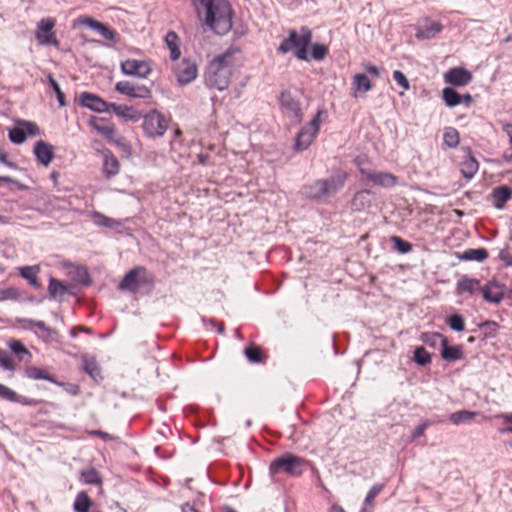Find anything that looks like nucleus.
<instances>
[{
	"label": "nucleus",
	"mask_w": 512,
	"mask_h": 512,
	"mask_svg": "<svg viewBox=\"0 0 512 512\" xmlns=\"http://www.w3.org/2000/svg\"><path fill=\"white\" fill-rule=\"evenodd\" d=\"M441 358L447 362H455L464 357L463 347L461 345H449L447 337H443L440 349Z\"/></svg>",
	"instance_id": "b1692460"
},
{
	"label": "nucleus",
	"mask_w": 512,
	"mask_h": 512,
	"mask_svg": "<svg viewBox=\"0 0 512 512\" xmlns=\"http://www.w3.org/2000/svg\"><path fill=\"white\" fill-rule=\"evenodd\" d=\"M500 325L493 320L483 321L478 325L479 337L482 341L494 339L498 336Z\"/></svg>",
	"instance_id": "2f4dec72"
},
{
	"label": "nucleus",
	"mask_w": 512,
	"mask_h": 512,
	"mask_svg": "<svg viewBox=\"0 0 512 512\" xmlns=\"http://www.w3.org/2000/svg\"><path fill=\"white\" fill-rule=\"evenodd\" d=\"M154 286V275L144 266H136L123 276L118 284V289L132 294L148 295Z\"/></svg>",
	"instance_id": "20e7f679"
},
{
	"label": "nucleus",
	"mask_w": 512,
	"mask_h": 512,
	"mask_svg": "<svg viewBox=\"0 0 512 512\" xmlns=\"http://www.w3.org/2000/svg\"><path fill=\"white\" fill-rule=\"evenodd\" d=\"M20 292L15 287H8L0 290V302L7 300H18Z\"/></svg>",
	"instance_id": "052dcab7"
},
{
	"label": "nucleus",
	"mask_w": 512,
	"mask_h": 512,
	"mask_svg": "<svg viewBox=\"0 0 512 512\" xmlns=\"http://www.w3.org/2000/svg\"><path fill=\"white\" fill-rule=\"evenodd\" d=\"M80 481L89 485H100L102 483L99 472L94 467L82 470Z\"/></svg>",
	"instance_id": "37998d69"
},
{
	"label": "nucleus",
	"mask_w": 512,
	"mask_h": 512,
	"mask_svg": "<svg viewBox=\"0 0 512 512\" xmlns=\"http://www.w3.org/2000/svg\"><path fill=\"white\" fill-rule=\"evenodd\" d=\"M354 85L357 90L367 92L371 90L372 85L366 74H356L354 76Z\"/></svg>",
	"instance_id": "6e6d98bb"
},
{
	"label": "nucleus",
	"mask_w": 512,
	"mask_h": 512,
	"mask_svg": "<svg viewBox=\"0 0 512 512\" xmlns=\"http://www.w3.org/2000/svg\"><path fill=\"white\" fill-rule=\"evenodd\" d=\"M16 321L18 323H26L30 327H37L40 330H42L45 333V335L43 336V339L45 341H48V340L52 339V336L54 334H57L55 329L48 327L45 324V322L41 321V320H33V319H27V318H17Z\"/></svg>",
	"instance_id": "e433bc0d"
},
{
	"label": "nucleus",
	"mask_w": 512,
	"mask_h": 512,
	"mask_svg": "<svg viewBox=\"0 0 512 512\" xmlns=\"http://www.w3.org/2000/svg\"><path fill=\"white\" fill-rule=\"evenodd\" d=\"M8 347L19 361L29 362L32 358L31 352L20 340L11 339L7 342Z\"/></svg>",
	"instance_id": "72a5a7b5"
},
{
	"label": "nucleus",
	"mask_w": 512,
	"mask_h": 512,
	"mask_svg": "<svg viewBox=\"0 0 512 512\" xmlns=\"http://www.w3.org/2000/svg\"><path fill=\"white\" fill-rule=\"evenodd\" d=\"M25 376L32 380H46L50 383H53L57 386H64L65 384L61 381H58L53 375L49 374L45 368H40L36 366H28L24 370Z\"/></svg>",
	"instance_id": "cd10ccee"
},
{
	"label": "nucleus",
	"mask_w": 512,
	"mask_h": 512,
	"mask_svg": "<svg viewBox=\"0 0 512 512\" xmlns=\"http://www.w3.org/2000/svg\"><path fill=\"white\" fill-rule=\"evenodd\" d=\"M55 25L56 20L52 17L42 18L37 23L35 37L39 44L54 47L59 46V41L56 37L55 31L53 30Z\"/></svg>",
	"instance_id": "1a4fd4ad"
},
{
	"label": "nucleus",
	"mask_w": 512,
	"mask_h": 512,
	"mask_svg": "<svg viewBox=\"0 0 512 512\" xmlns=\"http://www.w3.org/2000/svg\"><path fill=\"white\" fill-rule=\"evenodd\" d=\"M384 487H385L384 483L374 484L371 487V489L368 491V493L365 497V500H364V504L368 505V506H372L374 499L383 491Z\"/></svg>",
	"instance_id": "13d9d810"
},
{
	"label": "nucleus",
	"mask_w": 512,
	"mask_h": 512,
	"mask_svg": "<svg viewBox=\"0 0 512 512\" xmlns=\"http://www.w3.org/2000/svg\"><path fill=\"white\" fill-rule=\"evenodd\" d=\"M374 193L369 189L356 192L351 200V209L355 212L366 211L372 206Z\"/></svg>",
	"instance_id": "4be33fe9"
},
{
	"label": "nucleus",
	"mask_w": 512,
	"mask_h": 512,
	"mask_svg": "<svg viewBox=\"0 0 512 512\" xmlns=\"http://www.w3.org/2000/svg\"><path fill=\"white\" fill-rule=\"evenodd\" d=\"M483 286L477 278H471L468 275H462L456 283V294L467 293L471 296L482 293Z\"/></svg>",
	"instance_id": "a211bd4d"
},
{
	"label": "nucleus",
	"mask_w": 512,
	"mask_h": 512,
	"mask_svg": "<svg viewBox=\"0 0 512 512\" xmlns=\"http://www.w3.org/2000/svg\"><path fill=\"white\" fill-rule=\"evenodd\" d=\"M102 172L106 179H111L120 171V163L111 150L104 148L102 151Z\"/></svg>",
	"instance_id": "aec40b11"
},
{
	"label": "nucleus",
	"mask_w": 512,
	"mask_h": 512,
	"mask_svg": "<svg viewBox=\"0 0 512 512\" xmlns=\"http://www.w3.org/2000/svg\"><path fill=\"white\" fill-rule=\"evenodd\" d=\"M393 79L397 82L398 85H400L404 90L410 89V83L405 76V74L400 70H395L393 72Z\"/></svg>",
	"instance_id": "69168bd1"
},
{
	"label": "nucleus",
	"mask_w": 512,
	"mask_h": 512,
	"mask_svg": "<svg viewBox=\"0 0 512 512\" xmlns=\"http://www.w3.org/2000/svg\"><path fill=\"white\" fill-rule=\"evenodd\" d=\"M364 185L373 184L384 188L394 187L398 183V178L389 172L371 170L369 174L361 181Z\"/></svg>",
	"instance_id": "ddd939ff"
},
{
	"label": "nucleus",
	"mask_w": 512,
	"mask_h": 512,
	"mask_svg": "<svg viewBox=\"0 0 512 512\" xmlns=\"http://www.w3.org/2000/svg\"><path fill=\"white\" fill-rule=\"evenodd\" d=\"M499 259L504 262L505 267H512V255L508 251V246L500 250Z\"/></svg>",
	"instance_id": "774afa93"
},
{
	"label": "nucleus",
	"mask_w": 512,
	"mask_h": 512,
	"mask_svg": "<svg viewBox=\"0 0 512 512\" xmlns=\"http://www.w3.org/2000/svg\"><path fill=\"white\" fill-rule=\"evenodd\" d=\"M443 337L446 336L439 332H423L421 333L419 339L427 346L436 348L438 340H440V343L442 344Z\"/></svg>",
	"instance_id": "49530a36"
},
{
	"label": "nucleus",
	"mask_w": 512,
	"mask_h": 512,
	"mask_svg": "<svg viewBox=\"0 0 512 512\" xmlns=\"http://www.w3.org/2000/svg\"><path fill=\"white\" fill-rule=\"evenodd\" d=\"M9 140L13 144H22L26 140V133L24 132V128L22 126L17 125L16 127H13L8 132Z\"/></svg>",
	"instance_id": "603ef678"
},
{
	"label": "nucleus",
	"mask_w": 512,
	"mask_h": 512,
	"mask_svg": "<svg viewBox=\"0 0 512 512\" xmlns=\"http://www.w3.org/2000/svg\"><path fill=\"white\" fill-rule=\"evenodd\" d=\"M312 31L303 26L299 35L295 29L288 31V37L284 38L277 47L278 54H286L294 49V55L298 60L309 61L308 50L312 43Z\"/></svg>",
	"instance_id": "39448f33"
},
{
	"label": "nucleus",
	"mask_w": 512,
	"mask_h": 512,
	"mask_svg": "<svg viewBox=\"0 0 512 512\" xmlns=\"http://www.w3.org/2000/svg\"><path fill=\"white\" fill-rule=\"evenodd\" d=\"M142 129L147 138L156 139L164 136L169 127L170 118H166L157 109H151L142 115Z\"/></svg>",
	"instance_id": "0eeeda50"
},
{
	"label": "nucleus",
	"mask_w": 512,
	"mask_h": 512,
	"mask_svg": "<svg viewBox=\"0 0 512 512\" xmlns=\"http://www.w3.org/2000/svg\"><path fill=\"white\" fill-rule=\"evenodd\" d=\"M460 93L452 87H445L442 90V99L446 106L452 108L460 104Z\"/></svg>",
	"instance_id": "c03bdc74"
},
{
	"label": "nucleus",
	"mask_w": 512,
	"mask_h": 512,
	"mask_svg": "<svg viewBox=\"0 0 512 512\" xmlns=\"http://www.w3.org/2000/svg\"><path fill=\"white\" fill-rule=\"evenodd\" d=\"M491 197L494 199V207L503 209L506 202L512 198V188L506 185L497 186L492 190Z\"/></svg>",
	"instance_id": "7c9ffc66"
},
{
	"label": "nucleus",
	"mask_w": 512,
	"mask_h": 512,
	"mask_svg": "<svg viewBox=\"0 0 512 512\" xmlns=\"http://www.w3.org/2000/svg\"><path fill=\"white\" fill-rule=\"evenodd\" d=\"M325 114H327L325 109H318L314 117L305 126L309 127L310 130H313L314 133H319L321 116Z\"/></svg>",
	"instance_id": "680f3d73"
},
{
	"label": "nucleus",
	"mask_w": 512,
	"mask_h": 512,
	"mask_svg": "<svg viewBox=\"0 0 512 512\" xmlns=\"http://www.w3.org/2000/svg\"><path fill=\"white\" fill-rule=\"evenodd\" d=\"M81 360L83 371L88 374L96 383H100L103 380V376L101 374V368L96 358L89 354H83L81 356Z\"/></svg>",
	"instance_id": "393cba45"
},
{
	"label": "nucleus",
	"mask_w": 512,
	"mask_h": 512,
	"mask_svg": "<svg viewBox=\"0 0 512 512\" xmlns=\"http://www.w3.org/2000/svg\"><path fill=\"white\" fill-rule=\"evenodd\" d=\"M347 179V172L338 169L326 179H317L310 184L304 185L302 191L307 199L317 203H326L344 187Z\"/></svg>",
	"instance_id": "7ed1b4c3"
},
{
	"label": "nucleus",
	"mask_w": 512,
	"mask_h": 512,
	"mask_svg": "<svg viewBox=\"0 0 512 512\" xmlns=\"http://www.w3.org/2000/svg\"><path fill=\"white\" fill-rule=\"evenodd\" d=\"M33 153L36 161L47 167L54 158V147L43 140H39L34 145Z\"/></svg>",
	"instance_id": "412c9836"
},
{
	"label": "nucleus",
	"mask_w": 512,
	"mask_h": 512,
	"mask_svg": "<svg viewBox=\"0 0 512 512\" xmlns=\"http://www.w3.org/2000/svg\"><path fill=\"white\" fill-rule=\"evenodd\" d=\"M311 57L316 61H321L329 54L328 46L321 43L312 45Z\"/></svg>",
	"instance_id": "5fc2aeb1"
},
{
	"label": "nucleus",
	"mask_w": 512,
	"mask_h": 512,
	"mask_svg": "<svg viewBox=\"0 0 512 512\" xmlns=\"http://www.w3.org/2000/svg\"><path fill=\"white\" fill-rule=\"evenodd\" d=\"M179 37L176 32L168 31L165 36V42L170 50V58L172 60H177L180 57V49L178 47Z\"/></svg>",
	"instance_id": "58836bf2"
},
{
	"label": "nucleus",
	"mask_w": 512,
	"mask_h": 512,
	"mask_svg": "<svg viewBox=\"0 0 512 512\" xmlns=\"http://www.w3.org/2000/svg\"><path fill=\"white\" fill-rule=\"evenodd\" d=\"M478 415V412L468 411V410H460L456 411L449 416V420L455 424L459 425L461 423L473 420Z\"/></svg>",
	"instance_id": "a18cd8bd"
},
{
	"label": "nucleus",
	"mask_w": 512,
	"mask_h": 512,
	"mask_svg": "<svg viewBox=\"0 0 512 512\" xmlns=\"http://www.w3.org/2000/svg\"><path fill=\"white\" fill-rule=\"evenodd\" d=\"M244 354L251 363H264L267 358L262 349L254 343L249 344L244 349Z\"/></svg>",
	"instance_id": "4c0bfd02"
},
{
	"label": "nucleus",
	"mask_w": 512,
	"mask_h": 512,
	"mask_svg": "<svg viewBox=\"0 0 512 512\" xmlns=\"http://www.w3.org/2000/svg\"><path fill=\"white\" fill-rule=\"evenodd\" d=\"M444 78L447 83L453 86L463 87L472 81L473 75L463 67H454L445 73Z\"/></svg>",
	"instance_id": "dca6fc26"
},
{
	"label": "nucleus",
	"mask_w": 512,
	"mask_h": 512,
	"mask_svg": "<svg viewBox=\"0 0 512 512\" xmlns=\"http://www.w3.org/2000/svg\"><path fill=\"white\" fill-rule=\"evenodd\" d=\"M200 17V8L205 10L204 25L216 35L224 36L232 29L234 11L227 0H192Z\"/></svg>",
	"instance_id": "f257e3e1"
},
{
	"label": "nucleus",
	"mask_w": 512,
	"mask_h": 512,
	"mask_svg": "<svg viewBox=\"0 0 512 512\" xmlns=\"http://www.w3.org/2000/svg\"><path fill=\"white\" fill-rule=\"evenodd\" d=\"M92 505L93 501L90 499L88 494L84 491H81L75 498L73 508L75 512H89Z\"/></svg>",
	"instance_id": "a19ab883"
},
{
	"label": "nucleus",
	"mask_w": 512,
	"mask_h": 512,
	"mask_svg": "<svg viewBox=\"0 0 512 512\" xmlns=\"http://www.w3.org/2000/svg\"><path fill=\"white\" fill-rule=\"evenodd\" d=\"M80 22L89 27L90 29L97 31L106 40L116 41L117 39L118 34L114 29L91 17H82L80 18Z\"/></svg>",
	"instance_id": "6ab92c4d"
},
{
	"label": "nucleus",
	"mask_w": 512,
	"mask_h": 512,
	"mask_svg": "<svg viewBox=\"0 0 512 512\" xmlns=\"http://www.w3.org/2000/svg\"><path fill=\"white\" fill-rule=\"evenodd\" d=\"M412 359L418 366L425 367L431 364L432 355L423 346H418L413 351Z\"/></svg>",
	"instance_id": "79ce46f5"
},
{
	"label": "nucleus",
	"mask_w": 512,
	"mask_h": 512,
	"mask_svg": "<svg viewBox=\"0 0 512 512\" xmlns=\"http://www.w3.org/2000/svg\"><path fill=\"white\" fill-rule=\"evenodd\" d=\"M0 366L8 371H15L16 364L15 362L9 357L6 350L0 348Z\"/></svg>",
	"instance_id": "bf43d9fd"
},
{
	"label": "nucleus",
	"mask_w": 512,
	"mask_h": 512,
	"mask_svg": "<svg viewBox=\"0 0 512 512\" xmlns=\"http://www.w3.org/2000/svg\"><path fill=\"white\" fill-rule=\"evenodd\" d=\"M310 465V460L287 452L275 458L269 465V474L275 476L285 473L292 477H300Z\"/></svg>",
	"instance_id": "423d86ee"
},
{
	"label": "nucleus",
	"mask_w": 512,
	"mask_h": 512,
	"mask_svg": "<svg viewBox=\"0 0 512 512\" xmlns=\"http://www.w3.org/2000/svg\"><path fill=\"white\" fill-rule=\"evenodd\" d=\"M233 55L234 51L227 49L208 63L204 72V82L207 87L219 91L226 90L229 87Z\"/></svg>",
	"instance_id": "f03ea898"
},
{
	"label": "nucleus",
	"mask_w": 512,
	"mask_h": 512,
	"mask_svg": "<svg viewBox=\"0 0 512 512\" xmlns=\"http://www.w3.org/2000/svg\"><path fill=\"white\" fill-rule=\"evenodd\" d=\"M460 142V135L456 128L446 127L443 133V145L447 148H456Z\"/></svg>",
	"instance_id": "ea45409f"
},
{
	"label": "nucleus",
	"mask_w": 512,
	"mask_h": 512,
	"mask_svg": "<svg viewBox=\"0 0 512 512\" xmlns=\"http://www.w3.org/2000/svg\"><path fill=\"white\" fill-rule=\"evenodd\" d=\"M112 111L125 121L137 122L141 119L142 114L132 106L118 105L116 103L110 104Z\"/></svg>",
	"instance_id": "c756f323"
},
{
	"label": "nucleus",
	"mask_w": 512,
	"mask_h": 512,
	"mask_svg": "<svg viewBox=\"0 0 512 512\" xmlns=\"http://www.w3.org/2000/svg\"><path fill=\"white\" fill-rule=\"evenodd\" d=\"M115 90L130 98L150 99L152 91L145 85H134L130 81H119L115 85Z\"/></svg>",
	"instance_id": "9d476101"
},
{
	"label": "nucleus",
	"mask_w": 512,
	"mask_h": 512,
	"mask_svg": "<svg viewBox=\"0 0 512 512\" xmlns=\"http://www.w3.org/2000/svg\"><path fill=\"white\" fill-rule=\"evenodd\" d=\"M174 73L180 85H187L196 79L197 65L194 61L184 58L175 66Z\"/></svg>",
	"instance_id": "9b49d317"
},
{
	"label": "nucleus",
	"mask_w": 512,
	"mask_h": 512,
	"mask_svg": "<svg viewBox=\"0 0 512 512\" xmlns=\"http://www.w3.org/2000/svg\"><path fill=\"white\" fill-rule=\"evenodd\" d=\"M449 328L456 332H462L465 329V320L464 317L460 314H453L449 316L446 320Z\"/></svg>",
	"instance_id": "3c124183"
},
{
	"label": "nucleus",
	"mask_w": 512,
	"mask_h": 512,
	"mask_svg": "<svg viewBox=\"0 0 512 512\" xmlns=\"http://www.w3.org/2000/svg\"><path fill=\"white\" fill-rule=\"evenodd\" d=\"M361 174V181L371 172V162L366 155H358L354 160Z\"/></svg>",
	"instance_id": "09e8293b"
},
{
	"label": "nucleus",
	"mask_w": 512,
	"mask_h": 512,
	"mask_svg": "<svg viewBox=\"0 0 512 512\" xmlns=\"http://www.w3.org/2000/svg\"><path fill=\"white\" fill-rule=\"evenodd\" d=\"M0 398L13 403H21L28 406H35L39 403L33 398L19 396L14 390L3 384H0Z\"/></svg>",
	"instance_id": "c85d7f7f"
},
{
	"label": "nucleus",
	"mask_w": 512,
	"mask_h": 512,
	"mask_svg": "<svg viewBox=\"0 0 512 512\" xmlns=\"http://www.w3.org/2000/svg\"><path fill=\"white\" fill-rule=\"evenodd\" d=\"M390 241L393 243L394 249L401 254H407L413 249V245L400 236L393 235L390 237Z\"/></svg>",
	"instance_id": "de8ad7c7"
},
{
	"label": "nucleus",
	"mask_w": 512,
	"mask_h": 512,
	"mask_svg": "<svg viewBox=\"0 0 512 512\" xmlns=\"http://www.w3.org/2000/svg\"><path fill=\"white\" fill-rule=\"evenodd\" d=\"M465 150L467 152V156L460 163V171L465 179L471 180L479 169V162L472 155L471 148L467 147Z\"/></svg>",
	"instance_id": "bb28decb"
},
{
	"label": "nucleus",
	"mask_w": 512,
	"mask_h": 512,
	"mask_svg": "<svg viewBox=\"0 0 512 512\" xmlns=\"http://www.w3.org/2000/svg\"><path fill=\"white\" fill-rule=\"evenodd\" d=\"M506 286L496 280H489L482 289L483 299L492 304H499L505 298Z\"/></svg>",
	"instance_id": "f8f14e48"
},
{
	"label": "nucleus",
	"mask_w": 512,
	"mask_h": 512,
	"mask_svg": "<svg viewBox=\"0 0 512 512\" xmlns=\"http://www.w3.org/2000/svg\"><path fill=\"white\" fill-rule=\"evenodd\" d=\"M489 256L488 251L485 248H477V249H466L462 253L457 252L456 257L461 261H476L483 262Z\"/></svg>",
	"instance_id": "473e14b6"
},
{
	"label": "nucleus",
	"mask_w": 512,
	"mask_h": 512,
	"mask_svg": "<svg viewBox=\"0 0 512 512\" xmlns=\"http://www.w3.org/2000/svg\"><path fill=\"white\" fill-rule=\"evenodd\" d=\"M318 133H314L309 127L303 126L300 131L296 134L293 149L296 152H302L307 150L315 140Z\"/></svg>",
	"instance_id": "5701e85b"
},
{
	"label": "nucleus",
	"mask_w": 512,
	"mask_h": 512,
	"mask_svg": "<svg viewBox=\"0 0 512 512\" xmlns=\"http://www.w3.org/2000/svg\"><path fill=\"white\" fill-rule=\"evenodd\" d=\"M68 291V286L65 285L62 281L51 277L48 285L49 297L54 300H61L62 297Z\"/></svg>",
	"instance_id": "f704fd0d"
},
{
	"label": "nucleus",
	"mask_w": 512,
	"mask_h": 512,
	"mask_svg": "<svg viewBox=\"0 0 512 512\" xmlns=\"http://www.w3.org/2000/svg\"><path fill=\"white\" fill-rule=\"evenodd\" d=\"M48 82H49V85L51 86V88L53 89V91L55 92L56 94V97H57V101H58V104L60 107H63L66 105V100H65V94L64 92L61 90L59 84L57 83V81L54 79L53 75L52 74H49L48 75Z\"/></svg>",
	"instance_id": "4d7b16f0"
},
{
	"label": "nucleus",
	"mask_w": 512,
	"mask_h": 512,
	"mask_svg": "<svg viewBox=\"0 0 512 512\" xmlns=\"http://www.w3.org/2000/svg\"><path fill=\"white\" fill-rule=\"evenodd\" d=\"M109 143H112L119 147L121 151L127 155L131 154V145L127 142L125 137L119 136L118 138L113 137V141H108Z\"/></svg>",
	"instance_id": "0e129e2a"
},
{
	"label": "nucleus",
	"mask_w": 512,
	"mask_h": 512,
	"mask_svg": "<svg viewBox=\"0 0 512 512\" xmlns=\"http://www.w3.org/2000/svg\"><path fill=\"white\" fill-rule=\"evenodd\" d=\"M92 217L94 219V222L99 225V226H103V227H107V228H113L115 226H118L120 223L113 219V218H110V217H107L105 215H103L102 213L100 212H97V211H94L92 213Z\"/></svg>",
	"instance_id": "8fccbe9b"
},
{
	"label": "nucleus",
	"mask_w": 512,
	"mask_h": 512,
	"mask_svg": "<svg viewBox=\"0 0 512 512\" xmlns=\"http://www.w3.org/2000/svg\"><path fill=\"white\" fill-rule=\"evenodd\" d=\"M443 28L444 27L441 22L425 18L424 24L417 27L415 36L419 40H429L440 33Z\"/></svg>",
	"instance_id": "f3484780"
},
{
	"label": "nucleus",
	"mask_w": 512,
	"mask_h": 512,
	"mask_svg": "<svg viewBox=\"0 0 512 512\" xmlns=\"http://www.w3.org/2000/svg\"><path fill=\"white\" fill-rule=\"evenodd\" d=\"M77 280L84 286H89L91 284L92 280L86 267L77 271Z\"/></svg>",
	"instance_id": "338daca9"
},
{
	"label": "nucleus",
	"mask_w": 512,
	"mask_h": 512,
	"mask_svg": "<svg viewBox=\"0 0 512 512\" xmlns=\"http://www.w3.org/2000/svg\"><path fill=\"white\" fill-rule=\"evenodd\" d=\"M111 103L106 102L100 96L91 92H82L80 94V105L97 113L109 111Z\"/></svg>",
	"instance_id": "2eb2a0df"
},
{
	"label": "nucleus",
	"mask_w": 512,
	"mask_h": 512,
	"mask_svg": "<svg viewBox=\"0 0 512 512\" xmlns=\"http://www.w3.org/2000/svg\"><path fill=\"white\" fill-rule=\"evenodd\" d=\"M38 272V266H23L19 268L20 276L26 279L28 283L36 289H40L42 287L37 278Z\"/></svg>",
	"instance_id": "c9c22d12"
},
{
	"label": "nucleus",
	"mask_w": 512,
	"mask_h": 512,
	"mask_svg": "<svg viewBox=\"0 0 512 512\" xmlns=\"http://www.w3.org/2000/svg\"><path fill=\"white\" fill-rule=\"evenodd\" d=\"M89 125L102 136H104L108 141H113L115 126L108 119L91 116L89 119Z\"/></svg>",
	"instance_id": "a878e982"
},
{
	"label": "nucleus",
	"mask_w": 512,
	"mask_h": 512,
	"mask_svg": "<svg viewBox=\"0 0 512 512\" xmlns=\"http://www.w3.org/2000/svg\"><path fill=\"white\" fill-rule=\"evenodd\" d=\"M495 419H502L504 422L511 424L510 426L499 429V433L502 435L512 434V413H499L494 416Z\"/></svg>",
	"instance_id": "e2e57ef3"
},
{
	"label": "nucleus",
	"mask_w": 512,
	"mask_h": 512,
	"mask_svg": "<svg viewBox=\"0 0 512 512\" xmlns=\"http://www.w3.org/2000/svg\"><path fill=\"white\" fill-rule=\"evenodd\" d=\"M16 124L22 126L24 128V132L26 133V137L29 136H38L41 131L38 125L35 122L28 120H17Z\"/></svg>",
	"instance_id": "864d4df0"
},
{
	"label": "nucleus",
	"mask_w": 512,
	"mask_h": 512,
	"mask_svg": "<svg viewBox=\"0 0 512 512\" xmlns=\"http://www.w3.org/2000/svg\"><path fill=\"white\" fill-rule=\"evenodd\" d=\"M283 114L290 120L291 125H298L303 121L304 113L300 101L289 90H284L278 97Z\"/></svg>",
	"instance_id": "6e6552de"
},
{
	"label": "nucleus",
	"mask_w": 512,
	"mask_h": 512,
	"mask_svg": "<svg viewBox=\"0 0 512 512\" xmlns=\"http://www.w3.org/2000/svg\"><path fill=\"white\" fill-rule=\"evenodd\" d=\"M121 71L125 75L147 78L151 68L146 61L127 59L121 63Z\"/></svg>",
	"instance_id": "4468645a"
}]
</instances>
